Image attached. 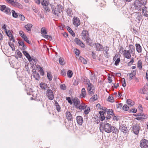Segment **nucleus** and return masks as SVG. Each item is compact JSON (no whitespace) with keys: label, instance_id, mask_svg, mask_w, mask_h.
<instances>
[{"label":"nucleus","instance_id":"nucleus-62","mask_svg":"<svg viewBox=\"0 0 148 148\" xmlns=\"http://www.w3.org/2000/svg\"><path fill=\"white\" fill-rule=\"evenodd\" d=\"M6 33L7 34V36H8L9 37H11L12 39H13V37L12 36V35L11 34V32L9 33V34H8V33L7 31H6Z\"/></svg>","mask_w":148,"mask_h":148},{"label":"nucleus","instance_id":"nucleus-58","mask_svg":"<svg viewBox=\"0 0 148 148\" xmlns=\"http://www.w3.org/2000/svg\"><path fill=\"white\" fill-rule=\"evenodd\" d=\"M128 74H129V75L130 77V80H131L132 79H133V78L134 77V76L135 75V73L134 74H130L128 73Z\"/></svg>","mask_w":148,"mask_h":148},{"label":"nucleus","instance_id":"nucleus-14","mask_svg":"<svg viewBox=\"0 0 148 148\" xmlns=\"http://www.w3.org/2000/svg\"><path fill=\"white\" fill-rule=\"evenodd\" d=\"M124 54L123 55L125 58H126L130 59L131 57V53L128 50H125L123 51Z\"/></svg>","mask_w":148,"mask_h":148},{"label":"nucleus","instance_id":"nucleus-48","mask_svg":"<svg viewBox=\"0 0 148 148\" xmlns=\"http://www.w3.org/2000/svg\"><path fill=\"white\" fill-rule=\"evenodd\" d=\"M122 131L124 133H126L127 132L128 130L126 127L123 126L121 128Z\"/></svg>","mask_w":148,"mask_h":148},{"label":"nucleus","instance_id":"nucleus-38","mask_svg":"<svg viewBox=\"0 0 148 148\" xmlns=\"http://www.w3.org/2000/svg\"><path fill=\"white\" fill-rule=\"evenodd\" d=\"M42 36L45 38L49 40H51L52 39V37L51 36L49 35H48L43 34Z\"/></svg>","mask_w":148,"mask_h":148},{"label":"nucleus","instance_id":"nucleus-52","mask_svg":"<svg viewBox=\"0 0 148 148\" xmlns=\"http://www.w3.org/2000/svg\"><path fill=\"white\" fill-rule=\"evenodd\" d=\"M72 12V11L71 9H68L66 12L68 15L69 16H72V15H73Z\"/></svg>","mask_w":148,"mask_h":148},{"label":"nucleus","instance_id":"nucleus-4","mask_svg":"<svg viewBox=\"0 0 148 148\" xmlns=\"http://www.w3.org/2000/svg\"><path fill=\"white\" fill-rule=\"evenodd\" d=\"M87 89L89 95L92 96L94 94L95 87L92 84L88 85Z\"/></svg>","mask_w":148,"mask_h":148},{"label":"nucleus","instance_id":"nucleus-33","mask_svg":"<svg viewBox=\"0 0 148 148\" xmlns=\"http://www.w3.org/2000/svg\"><path fill=\"white\" fill-rule=\"evenodd\" d=\"M40 87L43 90H45L46 89V88L47 86V84H46L43 83L41 82L40 84Z\"/></svg>","mask_w":148,"mask_h":148},{"label":"nucleus","instance_id":"nucleus-23","mask_svg":"<svg viewBox=\"0 0 148 148\" xmlns=\"http://www.w3.org/2000/svg\"><path fill=\"white\" fill-rule=\"evenodd\" d=\"M12 5L14 7H17L19 8H23V6L21 4L15 1L12 3Z\"/></svg>","mask_w":148,"mask_h":148},{"label":"nucleus","instance_id":"nucleus-6","mask_svg":"<svg viewBox=\"0 0 148 148\" xmlns=\"http://www.w3.org/2000/svg\"><path fill=\"white\" fill-rule=\"evenodd\" d=\"M131 16L136 21H137V20L140 21L142 17V15L140 13L136 12L133 13L131 14Z\"/></svg>","mask_w":148,"mask_h":148},{"label":"nucleus","instance_id":"nucleus-60","mask_svg":"<svg viewBox=\"0 0 148 148\" xmlns=\"http://www.w3.org/2000/svg\"><path fill=\"white\" fill-rule=\"evenodd\" d=\"M120 61V59L119 58H118L116 60L115 62V64L117 66L119 64V62Z\"/></svg>","mask_w":148,"mask_h":148},{"label":"nucleus","instance_id":"nucleus-30","mask_svg":"<svg viewBox=\"0 0 148 148\" xmlns=\"http://www.w3.org/2000/svg\"><path fill=\"white\" fill-rule=\"evenodd\" d=\"M127 104L130 106L134 105V102L130 99H128L127 100Z\"/></svg>","mask_w":148,"mask_h":148},{"label":"nucleus","instance_id":"nucleus-5","mask_svg":"<svg viewBox=\"0 0 148 148\" xmlns=\"http://www.w3.org/2000/svg\"><path fill=\"white\" fill-rule=\"evenodd\" d=\"M133 5L135 9L139 11H140L141 8H143L142 7V5L140 2L139 0H135L134 2Z\"/></svg>","mask_w":148,"mask_h":148},{"label":"nucleus","instance_id":"nucleus-47","mask_svg":"<svg viewBox=\"0 0 148 148\" xmlns=\"http://www.w3.org/2000/svg\"><path fill=\"white\" fill-rule=\"evenodd\" d=\"M41 33L43 34H46L47 32L45 29V28L44 27H42L41 29Z\"/></svg>","mask_w":148,"mask_h":148},{"label":"nucleus","instance_id":"nucleus-17","mask_svg":"<svg viewBox=\"0 0 148 148\" xmlns=\"http://www.w3.org/2000/svg\"><path fill=\"white\" fill-rule=\"evenodd\" d=\"M76 120L78 124L82 125L83 122V119L82 117L80 116H78L76 117Z\"/></svg>","mask_w":148,"mask_h":148},{"label":"nucleus","instance_id":"nucleus-39","mask_svg":"<svg viewBox=\"0 0 148 148\" xmlns=\"http://www.w3.org/2000/svg\"><path fill=\"white\" fill-rule=\"evenodd\" d=\"M137 66L140 69H141L142 67V63L141 60L138 61L137 64Z\"/></svg>","mask_w":148,"mask_h":148},{"label":"nucleus","instance_id":"nucleus-2","mask_svg":"<svg viewBox=\"0 0 148 148\" xmlns=\"http://www.w3.org/2000/svg\"><path fill=\"white\" fill-rule=\"evenodd\" d=\"M88 32L86 30H84L82 32V38L83 40L86 41V43L89 45L91 46L92 45V41L89 37Z\"/></svg>","mask_w":148,"mask_h":148},{"label":"nucleus","instance_id":"nucleus-19","mask_svg":"<svg viewBox=\"0 0 148 148\" xmlns=\"http://www.w3.org/2000/svg\"><path fill=\"white\" fill-rule=\"evenodd\" d=\"M23 53L29 62L32 61L31 57L27 51H23Z\"/></svg>","mask_w":148,"mask_h":148},{"label":"nucleus","instance_id":"nucleus-20","mask_svg":"<svg viewBox=\"0 0 148 148\" xmlns=\"http://www.w3.org/2000/svg\"><path fill=\"white\" fill-rule=\"evenodd\" d=\"M86 106L84 103H80V104L76 107V108L81 110H82L86 108Z\"/></svg>","mask_w":148,"mask_h":148},{"label":"nucleus","instance_id":"nucleus-56","mask_svg":"<svg viewBox=\"0 0 148 148\" xmlns=\"http://www.w3.org/2000/svg\"><path fill=\"white\" fill-rule=\"evenodd\" d=\"M47 76L49 80L51 81L52 80V75H51L50 73H47Z\"/></svg>","mask_w":148,"mask_h":148},{"label":"nucleus","instance_id":"nucleus-40","mask_svg":"<svg viewBox=\"0 0 148 148\" xmlns=\"http://www.w3.org/2000/svg\"><path fill=\"white\" fill-rule=\"evenodd\" d=\"M8 44L12 48V51H15V47L14 46V44L13 43H12L10 42H9Z\"/></svg>","mask_w":148,"mask_h":148},{"label":"nucleus","instance_id":"nucleus-41","mask_svg":"<svg viewBox=\"0 0 148 148\" xmlns=\"http://www.w3.org/2000/svg\"><path fill=\"white\" fill-rule=\"evenodd\" d=\"M90 79L91 80H94L95 79V74L92 73L91 72L90 73Z\"/></svg>","mask_w":148,"mask_h":148},{"label":"nucleus","instance_id":"nucleus-57","mask_svg":"<svg viewBox=\"0 0 148 148\" xmlns=\"http://www.w3.org/2000/svg\"><path fill=\"white\" fill-rule=\"evenodd\" d=\"M92 99L94 101L96 100L97 99V95H93L91 98L90 99Z\"/></svg>","mask_w":148,"mask_h":148},{"label":"nucleus","instance_id":"nucleus-54","mask_svg":"<svg viewBox=\"0 0 148 148\" xmlns=\"http://www.w3.org/2000/svg\"><path fill=\"white\" fill-rule=\"evenodd\" d=\"M129 107L127 105H124L123 107V109L125 111H127L129 109Z\"/></svg>","mask_w":148,"mask_h":148},{"label":"nucleus","instance_id":"nucleus-43","mask_svg":"<svg viewBox=\"0 0 148 148\" xmlns=\"http://www.w3.org/2000/svg\"><path fill=\"white\" fill-rule=\"evenodd\" d=\"M139 2L142 5L145 6L147 3V0H139Z\"/></svg>","mask_w":148,"mask_h":148},{"label":"nucleus","instance_id":"nucleus-44","mask_svg":"<svg viewBox=\"0 0 148 148\" xmlns=\"http://www.w3.org/2000/svg\"><path fill=\"white\" fill-rule=\"evenodd\" d=\"M59 62L60 64L62 65H63L65 64L64 62V59L62 57H60L59 60Z\"/></svg>","mask_w":148,"mask_h":148},{"label":"nucleus","instance_id":"nucleus-59","mask_svg":"<svg viewBox=\"0 0 148 148\" xmlns=\"http://www.w3.org/2000/svg\"><path fill=\"white\" fill-rule=\"evenodd\" d=\"M66 100L68 101V102L70 103V104H72V102L70 97H67L66 99Z\"/></svg>","mask_w":148,"mask_h":148},{"label":"nucleus","instance_id":"nucleus-22","mask_svg":"<svg viewBox=\"0 0 148 148\" xmlns=\"http://www.w3.org/2000/svg\"><path fill=\"white\" fill-rule=\"evenodd\" d=\"M33 76L35 79L39 80L40 78V75L36 71H34L33 73Z\"/></svg>","mask_w":148,"mask_h":148},{"label":"nucleus","instance_id":"nucleus-26","mask_svg":"<svg viewBox=\"0 0 148 148\" xmlns=\"http://www.w3.org/2000/svg\"><path fill=\"white\" fill-rule=\"evenodd\" d=\"M66 28L68 31L72 36L74 37L75 36V33L69 27L67 26Z\"/></svg>","mask_w":148,"mask_h":148},{"label":"nucleus","instance_id":"nucleus-51","mask_svg":"<svg viewBox=\"0 0 148 148\" xmlns=\"http://www.w3.org/2000/svg\"><path fill=\"white\" fill-rule=\"evenodd\" d=\"M108 101L110 102H113L114 101V99L112 96H109L108 98Z\"/></svg>","mask_w":148,"mask_h":148},{"label":"nucleus","instance_id":"nucleus-53","mask_svg":"<svg viewBox=\"0 0 148 148\" xmlns=\"http://www.w3.org/2000/svg\"><path fill=\"white\" fill-rule=\"evenodd\" d=\"M12 16L14 18H17L18 16V15L15 12V11L14 10L12 11Z\"/></svg>","mask_w":148,"mask_h":148},{"label":"nucleus","instance_id":"nucleus-34","mask_svg":"<svg viewBox=\"0 0 148 148\" xmlns=\"http://www.w3.org/2000/svg\"><path fill=\"white\" fill-rule=\"evenodd\" d=\"M36 67L38 69L39 68V71L40 72V74L42 75H43L44 74V72L43 71L42 68L39 65L37 66Z\"/></svg>","mask_w":148,"mask_h":148},{"label":"nucleus","instance_id":"nucleus-16","mask_svg":"<svg viewBox=\"0 0 148 148\" xmlns=\"http://www.w3.org/2000/svg\"><path fill=\"white\" fill-rule=\"evenodd\" d=\"M96 49L97 51H101L103 50V46L102 45L98 43H95Z\"/></svg>","mask_w":148,"mask_h":148},{"label":"nucleus","instance_id":"nucleus-36","mask_svg":"<svg viewBox=\"0 0 148 148\" xmlns=\"http://www.w3.org/2000/svg\"><path fill=\"white\" fill-rule=\"evenodd\" d=\"M112 131L113 133H114L115 134H117L119 132L118 130L114 126L112 127Z\"/></svg>","mask_w":148,"mask_h":148},{"label":"nucleus","instance_id":"nucleus-35","mask_svg":"<svg viewBox=\"0 0 148 148\" xmlns=\"http://www.w3.org/2000/svg\"><path fill=\"white\" fill-rule=\"evenodd\" d=\"M81 95L82 97H85L86 96V93L85 88H82V89Z\"/></svg>","mask_w":148,"mask_h":148},{"label":"nucleus","instance_id":"nucleus-8","mask_svg":"<svg viewBox=\"0 0 148 148\" xmlns=\"http://www.w3.org/2000/svg\"><path fill=\"white\" fill-rule=\"evenodd\" d=\"M140 126L138 124H135L133 125L132 130L136 134H138L140 128Z\"/></svg>","mask_w":148,"mask_h":148},{"label":"nucleus","instance_id":"nucleus-25","mask_svg":"<svg viewBox=\"0 0 148 148\" xmlns=\"http://www.w3.org/2000/svg\"><path fill=\"white\" fill-rule=\"evenodd\" d=\"M18 43L20 46H22L23 47V49H26L27 47L22 40H18Z\"/></svg>","mask_w":148,"mask_h":148},{"label":"nucleus","instance_id":"nucleus-45","mask_svg":"<svg viewBox=\"0 0 148 148\" xmlns=\"http://www.w3.org/2000/svg\"><path fill=\"white\" fill-rule=\"evenodd\" d=\"M107 114L111 115H114L113 112V110L111 109L108 110L107 112Z\"/></svg>","mask_w":148,"mask_h":148},{"label":"nucleus","instance_id":"nucleus-12","mask_svg":"<svg viewBox=\"0 0 148 148\" xmlns=\"http://www.w3.org/2000/svg\"><path fill=\"white\" fill-rule=\"evenodd\" d=\"M147 7L146 6H144L142 8V12L143 15L146 17H148V14H147L148 11L147 10Z\"/></svg>","mask_w":148,"mask_h":148},{"label":"nucleus","instance_id":"nucleus-37","mask_svg":"<svg viewBox=\"0 0 148 148\" xmlns=\"http://www.w3.org/2000/svg\"><path fill=\"white\" fill-rule=\"evenodd\" d=\"M49 2L47 0H43L41 2V4L43 6H47L49 5Z\"/></svg>","mask_w":148,"mask_h":148},{"label":"nucleus","instance_id":"nucleus-63","mask_svg":"<svg viewBox=\"0 0 148 148\" xmlns=\"http://www.w3.org/2000/svg\"><path fill=\"white\" fill-rule=\"evenodd\" d=\"M134 58H132L130 61L128 63V66H130L134 62Z\"/></svg>","mask_w":148,"mask_h":148},{"label":"nucleus","instance_id":"nucleus-21","mask_svg":"<svg viewBox=\"0 0 148 148\" xmlns=\"http://www.w3.org/2000/svg\"><path fill=\"white\" fill-rule=\"evenodd\" d=\"M129 49L128 50L131 53L133 54L135 52V47L132 45H129Z\"/></svg>","mask_w":148,"mask_h":148},{"label":"nucleus","instance_id":"nucleus-7","mask_svg":"<svg viewBox=\"0 0 148 148\" xmlns=\"http://www.w3.org/2000/svg\"><path fill=\"white\" fill-rule=\"evenodd\" d=\"M140 146L142 148H147L148 147V140L142 139L140 141Z\"/></svg>","mask_w":148,"mask_h":148},{"label":"nucleus","instance_id":"nucleus-31","mask_svg":"<svg viewBox=\"0 0 148 148\" xmlns=\"http://www.w3.org/2000/svg\"><path fill=\"white\" fill-rule=\"evenodd\" d=\"M22 37L23 39L24 40L26 41L29 44L31 43V42L29 40L28 38L25 35H23Z\"/></svg>","mask_w":148,"mask_h":148},{"label":"nucleus","instance_id":"nucleus-27","mask_svg":"<svg viewBox=\"0 0 148 148\" xmlns=\"http://www.w3.org/2000/svg\"><path fill=\"white\" fill-rule=\"evenodd\" d=\"M32 26L33 25L32 24H28L25 26V27L27 30L28 31H30Z\"/></svg>","mask_w":148,"mask_h":148},{"label":"nucleus","instance_id":"nucleus-46","mask_svg":"<svg viewBox=\"0 0 148 148\" xmlns=\"http://www.w3.org/2000/svg\"><path fill=\"white\" fill-rule=\"evenodd\" d=\"M67 75L69 77L71 78L73 75V73L71 71L69 70L67 73Z\"/></svg>","mask_w":148,"mask_h":148},{"label":"nucleus","instance_id":"nucleus-64","mask_svg":"<svg viewBox=\"0 0 148 148\" xmlns=\"http://www.w3.org/2000/svg\"><path fill=\"white\" fill-rule=\"evenodd\" d=\"M17 54L20 58H21L22 54L20 51H18L17 53Z\"/></svg>","mask_w":148,"mask_h":148},{"label":"nucleus","instance_id":"nucleus-9","mask_svg":"<svg viewBox=\"0 0 148 148\" xmlns=\"http://www.w3.org/2000/svg\"><path fill=\"white\" fill-rule=\"evenodd\" d=\"M46 95L49 100H52L53 99L54 95L51 90L48 89L47 91Z\"/></svg>","mask_w":148,"mask_h":148},{"label":"nucleus","instance_id":"nucleus-42","mask_svg":"<svg viewBox=\"0 0 148 148\" xmlns=\"http://www.w3.org/2000/svg\"><path fill=\"white\" fill-rule=\"evenodd\" d=\"M11 10L9 8L7 7L5 10V11L4 12L6 14H7L9 15H10L11 14V12H10Z\"/></svg>","mask_w":148,"mask_h":148},{"label":"nucleus","instance_id":"nucleus-13","mask_svg":"<svg viewBox=\"0 0 148 148\" xmlns=\"http://www.w3.org/2000/svg\"><path fill=\"white\" fill-rule=\"evenodd\" d=\"M66 118L69 121H71L73 119L72 115L69 111H67L65 113Z\"/></svg>","mask_w":148,"mask_h":148},{"label":"nucleus","instance_id":"nucleus-1","mask_svg":"<svg viewBox=\"0 0 148 148\" xmlns=\"http://www.w3.org/2000/svg\"><path fill=\"white\" fill-rule=\"evenodd\" d=\"M112 126L108 123H100L99 129L101 132H103V130L108 133H110L111 132L112 128Z\"/></svg>","mask_w":148,"mask_h":148},{"label":"nucleus","instance_id":"nucleus-18","mask_svg":"<svg viewBox=\"0 0 148 148\" xmlns=\"http://www.w3.org/2000/svg\"><path fill=\"white\" fill-rule=\"evenodd\" d=\"M72 101L76 108L80 104V102L78 98H76L73 99H72Z\"/></svg>","mask_w":148,"mask_h":148},{"label":"nucleus","instance_id":"nucleus-49","mask_svg":"<svg viewBox=\"0 0 148 148\" xmlns=\"http://www.w3.org/2000/svg\"><path fill=\"white\" fill-rule=\"evenodd\" d=\"M55 105L56 106V108L57 109V110L58 112H59L60 111V106L59 105L58 103L56 101H55Z\"/></svg>","mask_w":148,"mask_h":148},{"label":"nucleus","instance_id":"nucleus-24","mask_svg":"<svg viewBox=\"0 0 148 148\" xmlns=\"http://www.w3.org/2000/svg\"><path fill=\"white\" fill-rule=\"evenodd\" d=\"M136 51L139 53L142 52V47L139 44H136L135 45Z\"/></svg>","mask_w":148,"mask_h":148},{"label":"nucleus","instance_id":"nucleus-11","mask_svg":"<svg viewBox=\"0 0 148 148\" xmlns=\"http://www.w3.org/2000/svg\"><path fill=\"white\" fill-rule=\"evenodd\" d=\"M73 24L76 26L77 27L80 24L79 19L77 17H74L73 20Z\"/></svg>","mask_w":148,"mask_h":148},{"label":"nucleus","instance_id":"nucleus-55","mask_svg":"<svg viewBox=\"0 0 148 148\" xmlns=\"http://www.w3.org/2000/svg\"><path fill=\"white\" fill-rule=\"evenodd\" d=\"M121 83L122 84V86L124 87H125L126 86V83L125 79L124 78H123L122 79Z\"/></svg>","mask_w":148,"mask_h":148},{"label":"nucleus","instance_id":"nucleus-28","mask_svg":"<svg viewBox=\"0 0 148 148\" xmlns=\"http://www.w3.org/2000/svg\"><path fill=\"white\" fill-rule=\"evenodd\" d=\"M104 50L105 52L104 55L105 57H107L108 54V51L109 50V47L107 46H106L104 48Z\"/></svg>","mask_w":148,"mask_h":148},{"label":"nucleus","instance_id":"nucleus-50","mask_svg":"<svg viewBox=\"0 0 148 148\" xmlns=\"http://www.w3.org/2000/svg\"><path fill=\"white\" fill-rule=\"evenodd\" d=\"M6 8L7 7L5 5H0V10L4 12Z\"/></svg>","mask_w":148,"mask_h":148},{"label":"nucleus","instance_id":"nucleus-29","mask_svg":"<svg viewBox=\"0 0 148 148\" xmlns=\"http://www.w3.org/2000/svg\"><path fill=\"white\" fill-rule=\"evenodd\" d=\"M79 60H80L81 62L83 64H87V61L83 57L80 56L79 57Z\"/></svg>","mask_w":148,"mask_h":148},{"label":"nucleus","instance_id":"nucleus-15","mask_svg":"<svg viewBox=\"0 0 148 148\" xmlns=\"http://www.w3.org/2000/svg\"><path fill=\"white\" fill-rule=\"evenodd\" d=\"M75 41L77 44L80 46L82 48L85 47V45L78 38H75Z\"/></svg>","mask_w":148,"mask_h":148},{"label":"nucleus","instance_id":"nucleus-10","mask_svg":"<svg viewBox=\"0 0 148 148\" xmlns=\"http://www.w3.org/2000/svg\"><path fill=\"white\" fill-rule=\"evenodd\" d=\"M135 116H137L136 119L138 120H143L147 118V116L143 113H138L137 115H135Z\"/></svg>","mask_w":148,"mask_h":148},{"label":"nucleus","instance_id":"nucleus-61","mask_svg":"<svg viewBox=\"0 0 148 148\" xmlns=\"http://www.w3.org/2000/svg\"><path fill=\"white\" fill-rule=\"evenodd\" d=\"M60 88L62 90H64L66 89V87L64 84H62L60 86Z\"/></svg>","mask_w":148,"mask_h":148},{"label":"nucleus","instance_id":"nucleus-3","mask_svg":"<svg viewBox=\"0 0 148 148\" xmlns=\"http://www.w3.org/2000/svg\"><path fill=\"white\" fill-rule=\"evenodd\" d=\"M51 8L53 13L57 16H59L60 12L62 11L63 7L61 5H58L56 8L53 6Z\"/></svg>","mask_w":148,"mask_h":148},{"label":"nucleus","instance_id":"nucleus-32","mask_svg":"<svg viewBox=\"0 0 148 148\" xmlns=\"http://www.w3.org/2000/svg\"><path fill=\"white\" fill-rule=\"evenodd\" d=\"M85 110L84 111V113L86 114H88L90 112V108L89 107H87L86 106V108H84Z\"/></svg>","mask_w":148,"mask_h":148}]
</instances>
